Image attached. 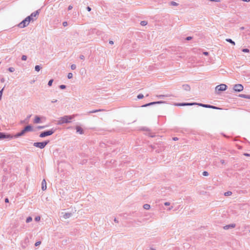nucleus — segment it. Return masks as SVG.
<instances>
[{
    "label": "nucleus",
    "instance_id": "obj_1",
    "mask_svg": "<svg viewBox=\"0 0 250 250\" xmlns=\"http://www.w3.org/2000/svg\"><path fill=\"white\" fill-rule=\"evenodd\" d=\"M75 117V115H65L60 118L58 122V125H62L63 124H67L71 123V120L73 119Z\"/></svg>",
    "mask_w": 250,
    "mask_h": 250
},
{
    "label": "nucleus",
    "instance_id": "obj_2",
    "mask_svg": "<svg viewBox=\"0 0 250 250\" xmlns=\"http://www.w3.org/2000/svg\"><path fill=\"white\" fill-rule=\"evenodd\" d=\"M33 131V127L31 125H28L26 126L21 132L17 133L14 136V138H16L23 136L25 133L29 131Z\"/></svg>",
    "mask_w": 250,
    "mask_h": 250
},
{
    "label": "nucleus",
    "instance_id": "obj_3",
    "mask_svg": "<svg viewBox=\"0 0 250 250\" xmlns=\"http://www.w3.org/2000/svg\"><path fill=\"white\" fill-rule=\"evenodd\" d=\"M55 129L52 128L50 130L43 131L40 133L39 136L41 138H44L46 136L51 135L55 132Z\"/></svg>",
    "mask_w": 250,
    "mask_h": 250
},
{
    "label": "nucleus",
    "instance_id": "obj_4",
    "mask_svg": "<svg viewBox=\"0 0 250 250\" xmlns=\"http://www.w3.org/2000/svg\"><path fill=\"white\" fill-rule=\"evenodd\" d=\"M49 141L47 140L42 142H35L33 143V146L35 147L42 149L49 143Z\"/></svg>",
    "mask_w": 250,
    "mask_h": 250
},
{
    "label": "nucleus",
    "instance_id": "obj_5",
    "mask_svg": "<svg viewBox=\"0 0 250 250\" xmlns=\"http://www.w3.org/2000/svg\"><path fill=\"white\" fill-rule=\"evenodd\" d=\"M14 138V136L11 135L10 134L5 133L4 132H0V140H2L4 139H12Z\"/></svg>",
    "mask_w": 250,
    "mask_h": 250
},
{
    "label": "nucleus",
    "instance_id": "obj_6",
    "mask_svg": "<svg viewBox=\"0 0 250 250\" xmlns=\"http://www.w3.org/2000/svg\"><path fill=\"white\" fill-rule=\"evenodd\" d=\"M227 86L225 84H221L215 87L216 91H223L227 89Z\"/></svg>",
    "mask_w": 250,
    "mask_h": 250
},
{
    "label": "nucleus",
    "instance_id": "obj_7",
    "mask_svg": "<svg viewBox=\"0 0 250 250\" xmlns=\"http://www.w3.org/2000/svg\"><path fill=\"white\" fill-rule=\"evenodd\" d=\"M244 89V87L241 84H236L233 86V90L236 92H241Z\"/></svg>",
    "mask_w": 250,
    "mask_h": 250
},
{
    "label": "nucleus",
    "instance_id": "obj_8",
    "mask_svg": "<svg viewBox=\"0 0 250 250\" xmlns=\"http://www.w3.org/2000/svg\"><path fill=\"white\" fill-rule=\"evenodd\" d=\"M40 9L36 10V11L31 13V14L29 16L31 17L32 19H34V21H35L38 18V17L40 14Z\"/></svg>",
    "mask_w": 250,
    "mask_h": 250
},
{
    "label": "nucleus",
    "instance_id": "obj_9",
    "mask_svg": "<svg viewBox=\"0 0 250 250\" xmlns=\"http://www.w3.org/2000/svg\"><path fill=\"white\" fill-rule=\"evenodd\" d=\"M28 24V22L25 19L18 24V26L20 28H24L25 27H26Z\"/></svg>",
    "mask_w": 250,
    "mask_h": 250
},
{
    "label": "nucleus",
    "instance_id": "obj_10",
    "mask_svg": "<svg viewBox=\"0 0 250 250\" xmlns=\"http://www.w3.org/2000/svg\"><path fill=\"white\" fill-rule=\"evenodd\" d=\"M164 103H165V102H163V101L153 102H151V103L145 104L142 105V107H146V106H148L149 105H154V104H160Z\"/></svg>",
    "mask_w": 250,
    "mask_h": 250
},
{
    "label": "nucleus",
    "instance_id": "obj_11",
    "mask_svg": "<svg viewBox=\"0 0 250 250\" xmlns=\"http://www.w3.org/2000/svg\"><path fill=\"white\" fill-rule=\"evenodd\" d=\"M76 129L77 133L80 134H83L84 133L83 129L80 126L77 125L76 126Z\"/></svg>",
    "mask_w": 250,
    "mask_h": 250
},
{
    "label": "nucleus",
    "instance_id": "obj_12",
    "mask_svg": "<svg viewBox=\"0 0 250 250\" xmlns=\"http://www.w3.org/2000/svg\"><path fill=\"white\" fill-rule=\"evenodd\" d=\"M235 226H236V225L235 224H231L228 225L224 226V229H230V228H234L235 227Z\"/></svg>",
    "mask_w": 250,
    "mask_h": 250
},
{
    "label": "nucleus",
    "instance_id": "obj_13",
    "mask_svg": "<svg viewBox=\"0 0 250 250\" xmlns=\"http://www.w3.org/2000/svg\"><path fill=\"white\" fill-rule=\"evenodd\" d=\"M42 190H43V191L46 189V182L45 179H43L42 181Z\"/></svg>",
    "mask_w": 250,
    "mask_h": 250
},
{
    "label": "nucleus",
    "instance_id": "obj_14",
    "mask_svg": "<svg viewBox=\"0 0 250 250\" xmlns=\"http://www.w3.org/2000/svg\"><path fill=\"white\" fill-rule=\"evenodd\" d=\"M195 104V103H183L178 104L177 105L180 106H185V105H192Z\"/></svg>",
    "mask_w": 250,
    "mask_h": 250
},
{
    "label": "nucleus",
    "instance_id": "obj_15",
    "mask_svg": "<svg viewBox=\"0 0 250 250\" xmlns=\"http://www.w3.org/2000/svg\"><path fill=\"white\" fill-rule=\"evenodd\" d=\"M183 88L187 91H190V87L188 84H183L182 85Z\"/></svg>",
    "mask_w": 250,
    "mask_h": 250
},
{
    "label": "nucleus",
    "instance_id": "obj_16",
    "mask_svg": "<svg viewBox=\"0 0 250 250\" xmlns=\"http://www.w3.org/2000/svg\"><path fill=\"white\" fill-rule=\"evenodd\" d=\"M34 123L35 124H39L41 123V118L39 116H36Z\"/></svg>",
    "mask_w": 250,
    "mask_h": 250
},
{
    "label": "nucleus",
    "instance_id": "obj_17",
    "mask_svg": "<svg viewBox=\"0 0 250 250\" xmlns=\"http://www.w3.org/2000/svg\"><path fill=\"white\" fill-rule=\"evenodd\" d=\"M104 110H105L103 109H99L93 110L89 111L88 112V114L96 113V112H98L103 111H104Z\"/></svg>",
    "mask_w": 250,
    "mask_h": 250
},
{
    "label": "nucleus",
    "instance_id": "obj_18",
    "mask_svg": "<svg viewBox=\"0 0 250 250\" xmlns=\"http://www.w3.org/2000/svg\"><path fill=\"white\" fill-rule=\"evenodd\" d=\"M239 97L250 99V95L246 94H239L238 96Z\"/></svg>",
    "mask_w": 250,
    "mask_h": 250
},
{
    "label": "nucleus",
    "instance_id": "obj_19",
    "mask_svg": "<svg viewBox=\"0 0 250 250\" xmlns=\"http://www.w3.org/2000/svg\"><path fill=\"white\" fill-rule=\"evenodd\" d=\"M72 215V213H65L63 217L64 219H67V218H69V217H70Z\"/></svg>",
    "mask_w": 250,
    "mask_h": 250
},
{
    "label": "nucleus",
    "instance_id": "obj_20",
    "mask_svg": "<svg viewBox=\"0 0 250 250\" xmlns=\"http://www.w3.org/2000/svg\"><path fill=\"white\" fill-rule=\"evenodd\" d=\"M25 20L27 21L28 22V23L29 24L30 22V21H34V19H32L31 17H30L29 16H27L26 18H25Z\"/></svg>",
    "mask_w": 250,
    "mask_h": 250
},
{
    "label": "nucleus",
    "instance_id": "obj_21",
    "mask_svg": "<svg viewBox=\"0 0 250 250\" xmlns=\"http://www.w3.org/2000/svg\"><path fill=\"white\" fill-rule=\"evenodd\" d=\"M207 108L215 109H219V108L217 106H215L214 105H210V104H207Z\"/></svg>",
    "mask_w": 250,
    "mask_h": 250
},
{
    "label": "nucleus",
    "instance_id": "obj_22",
    "mask_svg": "<svg viewBox=\"0 0 250 250\" xmlns=\"http://www.w3.org/2000/svg\"><path fill=\"white\" fill-rule=\"evenodd\" d=\"M226 41L227 42H229L230 43L232 44V45H234L235 44V42L234 41H233L231 39H226Z\"/></svg>",
    "mask_w": 250,
    "mask_h": 250
},
{
    "label": "nucleus",
    "instance_id": "obj_23",
    "mask_svg": "<svg viewBox=\"0 0 250 250\" xmlns=\"http://www.w3.org/2000/svg\"><path fill=\"white\" fill-rule=\"evenodd\" d=\"M194 103L195 104V105H198L199 106L207 108V104H201V103Z\"/></svg>",
    "mask_w": 250,
    "mask_h": 250
},
{
    "label": "nucleus",
    "instance_id": "obj_24",
    "mask_svg": "<svg viewBox=\"0 0 250 250\" xmlns=\"http://www.w3.org/2000/svg\"><path fill=\"white\" fill-rule=\"evenodd\" d=\"M143 208L145 209H149L150 208V206L149 204H146L143 206Z\"/></svg>",
    "mask_w": 250,
    "mask_h": 250
},
{
    "label": "nucleus",
    "instance_id": "obj_25",
    "mask_svg": "<svg viewBox=\"0 0 250 250\" xmlns=\"http://www.w3.org/2000/svg\"><path fill=\"white\" fill-rule=\"evenodd\" d=\"M42 67L40 65H37L35 67V71L38 72L42 69Z\"/></svg>",
    "mask_w": 250,
    "mask_h": 250
},
{
    "label": "nucleus",
    "instance_id": "obj_26",
    "mask_svg": "<svg viewBox=\"0 0 250 250\" xmlns=\"http://www.w3.org/2000/svg\"><path fill=\"white\" fill-rule=\"evenodd\" d=\"M232 192L231 191H227V192H225L224 193V195L226 196H230L232 194Z\"/></svg>",
    "mask_w": 250,
    "mask_h": 250
},
{
    "label": "nucleus",
    "instance_id": "obj_27",
    "mask_svg": "<svg viewBox=\"0 0 250 250\" xmlns=\"http://www.w3.org/2000/svg\"><path fill=\"white\" fill-rule=\"evenodd\" d=\"M32 218L30 216H29L26 218V222L28 223H29L31 221H32Z\"/></svg>",
    "mask_w": 250,
    "mask_h": 250
},
{
    "label": "nucleus",
    "instance_id": "obj_28",
    "mask_svg": "<svg viewBox=\"0 0 250 250\" xmlns=\"http://www.w3.org/2000/svg\"><path fill=\"white\" fill-rule=\"evenodd\" d=\"M147 21H142L140 23L141 25L142 26L146 25L147 24Z\"/></svg>",
    "mask_w": 250,
    "mask_h": 250
},
{
    "label": "nucleus",
    "instance_id": "obj_29",
    "mask_svg": "<svg viewBox=\"0 0 250 250\" xmlns=\"http://www.w3.org/2000/svg\"><path fill=\"white\" fill-rule=\"evenodd\" d=\"M53 82V79L50 80L48 83V86H51Z\"/></svg>",
    "mask_w": 250,
    "mask_h": 250
},
{
    "label": "nucleus",
    "instance_id": "obj_30",
    "mask_svg": "<svg viewBox=\"0 0 250 250\" xmlns=\"http://www.w3.org/2000/svg\"><path fill=\"white\" fill-rule=\"evenodd\" d=\"M242 51L245 53H248L250 52V50L248 48H243L242 49Z\"/></svg>",
    "mask_w": 250,
    "mask_h": 250
},
{
    "label": "nucleus",
    "instance_id": "obj_31",
    "mask_svg": "<svg viewBox=\"0 0 250 250\" xmlns=\"http://www.w3.org/2000/svg\"><path fill=\"white\" fill-rule=\"evenodd\" d=\"M170 5H172V6H177L178 5V4L176 2L171 1Z\"/></svg>",
    "mask_w": 250,
    "mask_h": 250
},
{
    "label": "nucleus",
    "instance_id": "obj_32",
    "mask_svg": "<svg viewBox=\"0 0 250 250\" xmlns=\"http://www.w3.org/2000/svg\"><path fill=\"white\" fill-rule=\"evenodd\" d=\"M73 77V74L72 73H69L67 75V78L68 79H70L72 78Z\"/></svg>",
    "mask_w": 250,
    "mask_h": 250
},
{
    "label": "nucleus",
    "instance_id": "obj_33",
    "mask_svg": "<svg viewBox=\"0 0 250 250\" xmlns=\"http://www.w3.org/2000/svg\"><path fill=\"white\" fill-rule=\"evenodd\" d=\"M59 87L61 89H64L66 88V85H64V84H62V85H60L59 86Z\"/></svg>",
    "mask_w": 250,
    "mask_h": 250
},
{
    "label": "nucleus",
    "instance_id": "obj_34",
    "mask_svg": "<svg viewBox=\"0 0 250 250\" xmlns=\"http://www.w3.org/2000/svg\"><path fill=\"white\" fill-rule=\"evenodd\" d=\"M8 70L10 72H13L15 71V68L14 67H9Z\"/></svg>",
    "mask_w": 250,
    "mask_h": 250
},
{
    "label": "nucleus",
    "instance_id": "obj_35",
    "mask_svg": "<svg viewBox=\"0 0 250 250\" xmlns=\"http://www.w3.org/2000/svg\"><path fill=\"white\" fill-rule=\"evenodd\" d=\"M144 97V95L142 94H140L137 96V98L139 99H143Z\"/></svg>",
    "mask_w": 250,
    "mask_h": 250
},
{
    "label": "nucleus",
    "instance_id": "obj_36",
    "mask_svg": "<svg viewBox=\"0 0 250 250\" xmlns=\"http://www.w3.org/2000/svg\"><path fill=\"white\" fill-rule=\"evenodd\" d=\"M202 174L204 176H208L209 175L208 172L206 171H204Z\"/></svg>",
    "mask_w": 250,
    "mask_h": 250
},
{
    "label": "nucleus",
    "instance_id": "obj_37",
    "mask_svg": "<svg viewBox=\"0 0 250 250\" xmlns=\"http://www.w3.org/2000/svg\"><path fill=\"white\" fill-rule=\"evenodd\" d=\"M27 56L26 55H22L21 57V60L22 61H26L27 60Z\"/></svg>",
    "mask_w": 250,
    "mask_h": 250
},
{
    "label": "nucleus",
    "instance_id": "obj_38",
    "mask_svg": "<svg viewBox=\"0 0 250 250\" xmlns=\"http://www.w3.org/2000/svg\"><path fill=\"white\" fill-rule=\"evenodd\" d=\"M71 68L72 70H75L76 68V65L75 64H73L71 65Z\"/></svg>",
    "mask_w": 250,
    "mask_h": 250
},
{
    "label": "nucleus",
    "instance_id": "obj_39",
    "mask_svg": "<svg viewBox=\"0 0 250 250\" xmlns=\"http://www.w3.org/2000/svg\"><path fill=\"white\" fill-rule=\"evenodd\" d=\"M41 219V217L39 216H36L35 218V220L37 222L39 221Z\"/></svg>",
    "mask_w": 250,
    "mask_h": 250
},
{
    "label": "nucleus",
    "instance_id": "obj_40",
    "mask_svg": "<svg viewBox=\"0 0 250 250\" xmlns=\"http://www.w3.org/2000/svg\"><path fill=\"white\" fill-rule=\"evenodd\" d=\"M3 89H4V88H3L1 90H0V100L1 99V98H2Z\"/></svg>",
    "mask_w": 250,
    "mask_h": 250
},
{
    "label": "nucleus",
    "instance_id": "obj_41",
    "mask_svg": "<svg viewBox=\"0 0 250 250\" xmlns=\"http://www.w3.org/2000/svg\"><path fill=\"white\" fill-rule=\"evenodd\" d=\"M41 244V241H38V242L35 243V246L36 247H37V246H39Z\"/></svg>",
    "mask_w": 250,
    "mask_h": 250
},
{
    "label": "nucleus",
    "instance_id": "obj_42",
    "mask_svg": "<svg viewBox=\"0 0 250 250\" xmlns=\"http://www.w3.org/2000/svg\"><path fill=\"white\" fill-rule=\"evenodd\" d=\"M45 127H46V126H38L37 127V128L39 129H41L44 128Z\"/></svg>",
    "mask_w": 250,
    "mask_h": 250
},
{
    "label": "nucleus",
    "instance_id": "obj_43",
    "mask_svg": "<svg viewBox=\"0 0 250 250\" xmlns=\"http://www.w3.org/2000/svg\"><path fill=\"white\" fill-rule=\"evenodd\" d=\"M192 39V37L188 36V37H187L186 38V40H187V41H190V40H191Z\"/></svg>",
    "mask_w": 250,
    "mask_h": 250
},
{
    "label": "nucleus",
    "instance_id": "obj_44",
    "mask_svg": "<svg viewBox=\"0 0 250 250\" xmlns=\"http://www.w3.org/2000/svg\"><path fill=\"white\" fill-rule=\"evenodd\" d=\"M80 59L81 60H84L85 59V57H84V55H81L80 56Z\"/></svg>",
    "mask_w": 250,
    "mask_h": 250
},
{
    "label": "nucleus",
    "instance_id": "obj_45",
    "mask_svg": "<svg viewBox=\"0 0 250 250\" xmlns=\"http://www.w3.org/2000/svg\"><path fill=\"white\" fill-rule=\"evenodd\" d=\"M62 25L63 26H66L67 25V22L66 21H64L62 22Z\"/></svg>",
    "mask_w": 250,
    "mask_h": 250
},
{
    "label": "nucleus",
    "instance_id": "obj_46",
    "mask_svg": "<svg viewBox=\"0 0 250 250\" xmlns=\"http://www.w3.org/2000/svg\"><path fill=\"white\" fill-rule=\"evenodd\" d=\"M86 9L88 11H90L91 10V8L89 6H87L86 7Z\"/></svg>",
    "mask_w": 250,
    "mask_h": 250
},
{
    "label": "nucleus",
    "instance_id": "obj_47",
    "mask_svg": "<svg viewBox=\"0 0 250 250\" xmlns=\"http://www.w3.org/2000/svg\"><path fill=\"white\" fill-rule=\"evenodd\" d=\"M73 8V6L72 5H69L68 7V10H70Z\"/></svg>",
    "mask_w": 250,
    "mask_h": 250
},
{
    "label": "nucleus",
    "instance_id": "obj_48",
    "mask_svg": "<svg viewBox=\"0 0 250 250\" xmlns=\"http://www.w3.org/2000/svg\"><path fill=\"white\" fill-rule=\"evenodd\" d=\"M203 54L205 56H208V52H204Z\"/></svg>",
    "mask_w": 250,
    "mask_h": 250
},
{
    "label": "nucleus",
    "instance_id": "obj_49",
    "mask_svg": "<svg viewBox=\"0 0 250 250\" xmlns=\"http://www.w3.org/2000/svg\"><path fill=\"white\" fill-rule=\"evenodd\" d=\"M166 96L164 95H158L157 96L158 97H159V98H163V97H165Z\"/></svg>",
    "mask_w": 250,
    "mask_h": 250
},
{
    "label": "nucleus",
    "instance_id": "obj_50",
    "mask_svg": "<svg viewBox=\"0 0 250 250\" xmlns=\"http://www.w3.org/2000/svg\"><path fill=\"white\" fill-rule=\"evenodd\" d=\"M5 81V79L3 78H2L0 79V82L1 83H4Z\"/></svg>",
    "mask_w": 250,
    "mask_h": 250
},
{
    "label": "nucleus",
    "instance_id": "obj_51",
    "mask_svg": "<svg viewBox=\"0 0 250 250\" xmlns=\"http://www.w3.org/2000/svg\"><path fill=\"white\" fill-rule=\"evenodd\" d=\"M4 201L5 203H8L9 202V199L8 198H6L4 200Z\"/></svg>",
    "mask_w": 250,
    "mask_h": 250
},
{
    "label": "nucleus",
    "instance_id": "obj_52",
    "mask_svg": "<svg viewBox=\"0 0 250 250\" xmlns=\"http://www.w3.org/2000/svg\"><path fill=\"white\" fill-rule=\"evenodd\" d=\"M164 205H165V206H169V205H170V203H169V202H165V203H164Z\"/></svg>",
    "mask_w": 250,
    "mask_h": 250
},
{
    "label": "nucleus",
    "instance_id": "obj_53",
    "mask_svg": "<svg viewBox=\"0 0 250 250\" xmlns=\"http://www.w3.org/2000/svg\"><path fill=\"white\" fill-rule=\"evenodd\" d=\"M109 44H113L114 42H113V41H110L109 42Z\"/></svg>",
    "mask_w": 250,
    "mask_h": 250
},
{
    "label": "nucleus",
    "instance_id": "obj_54",
    "mask_svg": "<svg viewBox=\"0 0 250 250\" xmlns=\"http://www.w3.org/2000/svg\"><path fill=\"white\" fill-rule=\"evenodd\" d=\"M173 140L174 141H177V140H178V138L177 137H173Z\"/></svg>",
    "mask_w": 250,
    "mask_h": 250
},
{
    "label": "nucleus",
    "instance_id": "obj_55",
    "mask_svg": "<svg viewBox=\"0 0 250 250\" xmlns=\"http://www.w3.org/2000/svg\"><path fill=\"white\" fill-rule=\"evenodd\" d=\"M57 102V100H53V101H51V103H56Z\"/></svg>",
    "mask_w": 250,
    "mask_h": 250
},
{
    "label": "nucleus",
    "instance_id": "obj_56",
    "mask_svg": "<svg viewBox=\"0 0 250 250\" xmlns=\"http://www.w3.org/2000/svg\"><path fill=\"white\" fill-rule=\"evenodd\" d=\"M210 1H216V2H219L220 0H209Z\"/></svg>",
    "mask_w": 250,
    "mask_h": 250
},
{
    "label": "nucleus",
    "instance_id": "obj_57",
    "mask_svg": "<svg viewBox=\"0 0 250 250\" xmlns=\"http://www.w3.org/2000/svg\"><path fill=\"white\" fill-rule=\"evenodd\" d=\"M221 164H224L225 163V161L224 160H221Z\"/></svg>",
    "mask_w": 250,
    "mask_h": 250
},
{
    "label": "nucleus",
    "instance_id": "obj_58",
    "mask_svg": "<svg viewBox=\"0 0 250 250\" xmlns=\"http://www.w3.org/2000/svg\"><path fill=\"white\" fill-rule=\"evenodd\" d=\"M244 155H245L246 156H250V154H248V153H244Z\"/></svg>",
    "mask_w": 250,
    "mask_h": 250
},
{
    "label": "nucleus",
    "instance_id": "obj_59",
    "mask_svg": "<svg viewBox=\"0 0 250 250\" xmlns=\"http://www.w3.org/2000/svg\"><path fill=\"white\" fill-rule=\"evenodd\" d=\"M242 1H245V2H249L250 1V0H242Z\"/></svg>",
    "mask_w": 250,
    "mask_h": 250
},
{
    "label": "nucleus",
    "instance_id": "obj_60",
    "mask_svg": "<svg viewBox=\"0 0 250 250\" xmlns=\"http://www.w3.org/2000/svg\"><path fill=\"white\" fill-rule=\"evenodd\" d=\"M150 250H155V249H153V248H150Z\"/></svg>",
    "mask_w": 250,
    "mask_h": 250
},
{
    "label": "nucleus",
    "instance_id": "obj_61",
    "mask_svg": "<svg viewBox=\"0 0 250 250\" xmlns=\"http://www.w3.org/2000/svg\"><path fill=\"white\" fill-rule=\"evenodd\" d=\"M172 208H173L172 207L169 208L168 210H171Z\"/></svg>",
    "mask_w": 250,
    "mask_h": 250
},
{
    "label": "nucleus",
    "instance_id": "obj_62",
    "mask_svg": "<svg viewBox=\"0 0 250 250\" xmlns=\"http://www.w3.org/2000/svg\"><path fill=\"white\" fill-rule=\"evenodd\" d=\"M114 221H115V222H117V221L116 218H115V219H114Z\"/></svg>",
    "mask_w": 250,
    "mask_h": 250
},
{
    "label": "nucleus",
    "instance_id": "obj_63",
    "mask_svg": "<svg viewBox=\"0 0 250 250\" xmlns=\"http://www.w3.org/2000/svg\"><path fill=\"white\" fill-rule=\"evenodd\" d=\"M156 151L157 153H159V152H160V151H159V150H156Z\"/></svg>",
    "mask_w": 250,
    "mask_h": 250
},
{
    "label": "nucleus",
    "instance_id": "obj_64",
    "mask_svg": "<svg viewBox=\"0 0 250 250\" xmlns=\"http://www.w3.org/2000/svg\"><path fill=\"white\" fill-rule=\"evenodd\" d=\"M31 117V115H29L28 117H27V118H29Z\"/></svg>",
    "mask_w": 250,
    "mask_h": 250
}]
</instances>
